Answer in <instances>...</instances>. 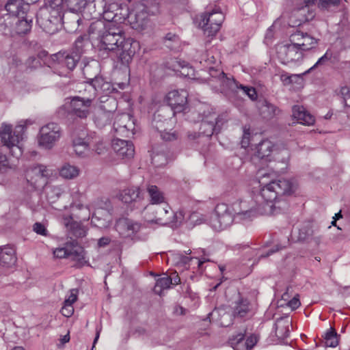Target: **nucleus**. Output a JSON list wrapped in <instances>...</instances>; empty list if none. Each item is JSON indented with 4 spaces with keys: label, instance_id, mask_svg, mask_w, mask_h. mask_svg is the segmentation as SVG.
I'll use <instances>...</instances> for the list:
<instances>
[{
    "label": "nucleus",
    "instance_id": "f257e3e1",
    "mask_svg": "<svg viewBox=\"0 0 350 350\" xmlns=\"http://www.w3.org/2000/svg\"><path fill=\"white\" fill-rule=\"evenodd\" d=\"M91 38L97 40L100 43V51L115 52L120 42L123 41L122 28L114 23H105L98 20L92 22L88 29Z\"/></svg>",
    "mask_w": 350,
    "mask_h": 350
},
{
    "label": "nucleus",
    "instance_id": "f03ea898",
    "mask_svg": "<svg viewBox=\"0 0 350 350\" xmlns=\"http://www.w3.org/2000/svg\"><path fill=\"white\" fill-rule=\"evenodd\" d=\"M258 183L261 187L256 197L258 211L260 214L277 213L276 208H281L280 200L269 181V174L265 170H259L257 172Z\"/></svg>",
    "mask_w": 350,
    "mask_h": 350
},
{
    "label": "nucleus",
    "instance_id": "7ed1b4c3",
    "mask_svg": "<svg viewBox=\"0 0 350 350\" xmlns=\"http://www.w3.org/2000/svg\"><path fill=\"white\" fill-rule=\"evenodd\" d=\"M190 219L196 224L207 222L213 230L217 231L226 229L232 223L231 213L228 212V205L224 203L218 204L208 219L198 213H193Z\"/></svg>",
    "mask_w": 350,
    "mask_h": 350
},
{
    "label": "nucleus",
    "instance_id": "20e7f679",
    "mask_svg": "<svg viewBox=\"0 0 350 350\" xmlns=\"http://www.w3.org/2000/svg\"><path fill=\"white\" fill-rule=\"evenodd\" d=\"M94 95L89 97L75 96L67 98L65 103L58 109L61 117L75 116L80 119H86L91 113V107Z\"/></svg>",
    "mask_w": 350,
    "mask_h": 350
},
{
    "label": "nucleus",
    "instance_id": "39448f33",
    "mask_svg": "<svg viewBox=\"0 0 350 350\" xmlns=\"http://www.w3.org/2000/svg\"><path fill=\"white\" fill-rule=\"evenodd\" d=\"M24 132L25 126L23 124L16 126L12 130V125L3 124L0 129L1 141L14 157L19 158L23 154L20 142L23 139Z\"/></svg>",
    "mask_w": 350,
    "mask_h": 350
},
{
    "label": "nucleus",
    "instance_id": "423d86ee",
    "mask_svg": "<svg viewBox=\"0 0 350 350\" xmlns=\"http://www.w3.org/2000/svg\"><path fill=\"white\" fill-rule=\"evenodd\" d=\"M36 19L40 27L50 35L58 31L63 20L59 11L51 7L40 9Z\"/></svg>",
    "mask_w": 350,
    "mask_h": 350
},
{
    "label": "nucleus",
    "instance_id": "0eeeda50",
    "mask_svg": "<svg viewBox=\"0 0 350 350\" xmlns=\"http://www.w3.org/2000/svg\"><path fill=\"white\" fill-rule=\"evenodd\" d=\"M87 4L86 0H67V5L72 14L66 16L63 21L64 28L69 33L81 31L87 25V21L82 19L77 12H81V9Z\"/></svg>",
    "mask_w": 350,
    "mask_h": 350
},
{
    "label": "nucleus",
    "instance_id": "6e6552de",
    "mask_svg": "<svg viewBox=\"0 0 350 350\" xmlns=\"http://www.w3.org/2000/svg\"><path fill=\"white\" fill-rule=\"evenodd\" d=\"M62 136L60 126L54 122L49 123L40 129L38 136V145L47 150L51 149Z\"/></svg>",
    "mask_w": 350,
    "mask_h": 350
},
{
    "label": "nucleus",
    "instance_id": "1a4fd4ad",
    "mask_svg": "<svg viewBox=\"0 0 350 350\" xmlns=\"http://www.w3.org/2000/svg\"><path fill=\"white\" fill-rule=\"evenodd\" d=\"M185 219V213L183 210L174 212L166 204L165 207L160 208L154 219L151 222H155L163 225H171L172 227L179 226Z\"/></svg>",
    "mask_w": 350,
    "mask_h": 350
},
{
    "label": "nucleus",
    "instance_id": "9d476101",
    "mask_svg": "<svg viewBox=\"0 0 350 350\" xmlns=\"http://www.w3.org/2000/svg\"><path fill=\"white\" fill-rule=\"evenodd\" d=\"M201 17L200 25L207 36H215L224 21L223 13L219 10H213L211 12L204 14Z\"/></svg>",
    "mask_w": 350,
    "mask_h": 350
},
{
    "label": "nucleus",
    "instance_id": "9b49d317",
    "mask_svg": "<svg viewBox=\"0 0 350 350\" xmlns=\"http://www.w3.org/2000/svg\"><path fill=\"white\" fill-rule=\"evenodd\" d=\"M254 301L247 295L239 293L232 308V316L239 319L249 318L254 314Z\"/></svg>",
    "mask_w": 350,
    "mask_h": 350
},
{
    "label": "nucleus",
    "instance_id": "f8f14e48",
    "mask_svg": "<svg viewBox=\"0 0 350 350\" xmlns=\"http://www.w3.org/2000/svg\"><path fill=\"white\" fill-rule=\"evenodd\" d=\"M278 57L284 64H290L302 60L304 53L294 42L280 45L277 49Z\"/></svg>",
    "mask_w": 350,
    "mask_h": 350
},
{
    "label": "nucleus",
    "instance_id": "ddd939ff",
    "mask_svg": "<svg viewBox=\"0 0 350 350\" xmlns=\"http://www.w3.org/2000/svg\"><path fill=\"white\" fill-rule=\"evenodd\" d=\"M113 128L117 136L129 137L134 135L135 120L129 113H121L116 117Z\"/></svg>",
    "mask_w": 350,
    "mask_h": 350
},
{
    "label": "nucleus",
    "instance_id": "4468645a",
    "mask_svg": "<svg viewBox=\"0 0 350 350\" xmlns=\"http://www.w3.org/2000/svg\"><path fill=\"white\" fill-rule=\"evenodd\" d=\"M221 124L220 116L215 112L208 113L204 115L200 122L198 135L210 137L214 133H217L220 131Z\"/></svg>",
    "mask_w": 350,
    "mask_h": 350
},
{
    "label": "nucleus",
    "instance_id": "2eb2a0df",
    "mask_svg": "<svg viewBox=\"0 0 350 350\" xmlns=\"http://www.w3.org/2000/svg\"><path fill=\"white\" fill-rule=\"evenodd\" d=\"M139 42L131 38L125 39L123 38V41L120 42L116 49V55L120 59L122 64H129L132 60L133 57L139 49Z\"/></svg>",
    "mask_w": 350,
    "mask_h": 350
},
{
    "label": "nucleus",
    "instance_id": "dca6fc26",
    "mask_svg": "<svg viewBox=\"0 0 350 350\" xmlns=\"http://www.w3.org/2000/svg\"><path fill=\"white\" fill-rule=\"evenodd\" d=\"M187 97L188 93L185 90H172L167 93L165 100L174 114L185 111L187 107Z\"/></svg>",
    "mask_w": 350,
    "mask_h": 350
},
{
    "label": "nucleus",
    "instance_id": "f3484780",
    "mask_svg": "<svg viewBox=\"0 0 350 350\" xmlns=\"http://www.w3.org/2000/svg\"><path fill=\"white\" fill-rule=\"evenodd\" d=\"M81 57V55H80L79 52L70 51L59 52L53 55V61H57L61 66L65 67L69 70H73Z\"/></svg>",
    "mask_w": 350,
    "mask_h": 350
},
{
    "label": "nucleus",
    "instance_id": "a211bd4d",
    "mask_svg": "<svg viewBox=\"0 0 350 350\" xmlns=\"http://www.w3.org/2000/svg\"><path fill=\"white\" fill-rule=\"evenodd\" d=\"M290 42H294L297 46L304 53L305 51H310L316 47L317 40L307 33L297 31L290 36Z\"/></svg>",
    "mask_w": 350,
    "mask_h": 350
},
{
    "label": "nucleus",
    "instance_id": "6ab92c4d",
    "mask_svg": "<svg viewBox=\"0 0 350 350\" xmlns=\"http://www.w3.org/2000/svg\"><path fill=\"white\" fill-rule=\"evenodd\" d=\"M116 229L123 237L134 235L140 230V224L128 218H120L116 223Z\"/></svg>",
    "mask_w": 350,
    "mask_h": 350
},
{
    "label": "nucleus",
    "instance_id": "aec40b11",
    "mask_svg": "<svg viewBox=\"0 0 350 350\" xmlns=\"http://www.w3.org/2000/svg\"><path fill=\"white\" fill-rule=\"evenodd\" d=\"M112 147L117 155L123 159L134 156L135 148L130 141L116 138L113 141Z\"/></svg>",
    "mask_w": 350,
    "mask_h": 350
},
{
    "label": "nucleus",
    "instance_id": "412c9836",
    "mask_svg": "<svg viewBox=\"0 0 350 350\" xmlns=\"http://www.w3.org/2000/svg\"><path fill=\"white\" fill-rule=\"evenodd\" d=\"M92 68V66L85 65L83 68V74L85 75V79L88 80L89 86L93 89V94L92 95H94V98L96 97V92L100 90H103L105 85L109 86V84L106 83L104 79L98 76L96 74L95 76L92 77L90 74V70Z\"/></svg>",
    "mask_w": 350,
    "mask_h": 350
},
{
    "label": "nucleus",
    "instance_id": "4be33fe9",
    "mask_svg": "<svg viewBox=\"0 0 350 350\" xmlns=\"http://www.w3.org/2000/svg\"><path fill=\"white\" fill-rule=\"evenodd\" d=\"M292 116L299 123L304 125L310 126L315 122L314 117L300 105H294L292 107Z\"/></svg>",
    "mask_w": 350,
    "mask_h": 350
},
{
    "label": "nucleus",
    "instance_id": "5701e85b",
    "mask_svg": "<svg viewBox=\"0 0 350 350\" xmlns=\"http://www.w3.org/2000/svg\"><path fill=\"white\" fill-rule=\"evenodd\" d=\"M29 4H24L23 0H9L5 9L12 15L23 18L29 9Z\"/></svg>",
    "mask_w": 350,
    "mask_h": 350
},
{
    "label": "nucleus",
    "instance_id": "b1692460",
    "mask_svg": "<svg viewBox=\"0 0 350 350\" xmlns=\"http://www.w3.org/2000/svg\"><path fill=\"white\" fill-rule=\"evenodd\" d=\"M291 326V321L287 317H281L276 320L274 324V331L278 340H283L288 337Z\"/></svg>",
    "mask_w": 350,
    "mask_h": 350
},
{
    "label": "nucleus",
    "instance_id": "393cba45",
    "mask_svg": "<svg viewBox=\"0 0 350 350\" xmlns=\"http://www.w3.org/2000/svg\"><path fill=\"white\" fill-rule=\"evenodd\" d=\"M269 181L280 199L283 196L289 195L292 193L293 185L290 180L284 178L273 180L271 178V174H269Z\"/></svg>",
    "mask_w": 350,
    "mask_h": 350
},
{
    "label": "nucleus",
    "instance_id": "a878e982",
    "mask_svg": "<svg viewBox=\"0 0 350 350\" xmlns=\"http://www.w3.org/2000/svg\"><path fill=\"white\" fill-rule=\"evenodd\" d=\"M258 109L260 116L265 120H271L280 113V109L267 100L259 102Z\"/></svg>",
    "mask_w": 350,
    "mask_h": 350
},
{
    "label": "nucleus",
    "instance_id": "bb28decb",
    "mask_svg": "<svg viewBox=\"0 0 350 350\" xmlns=\"http://www.w3.org/2000/svg\"><path fill=\"white\" fill-rule=\"evenodd\" d=\"M221 79H218V84H211V88L215 92H223L226 90H231L232 92L240 89V85L233 77H228L226 75L223 76Z\"/></svg>",
    "mask_w": 350,
    "mask_h": 350
},
{
    "label": "nucleus",
    "instance_id": "cd10ccee",
    "mask_svg": "<svg viewBox=\"0 0 350 350\" xmlns=\"http://www.w3.org/2000/svg\"><path fill=\"white\" fill-rule=\"evenodd\" d=\"M118 199L124 203H131L142 198L139 187H131L121 191L118 195Z\"/></svg>",
    "mask_w": 350,
    "mask_h": 350
},
{
    "label": "nucleus",
    "instance_id": "c85d7f7f",
    "mask_svg": "<svg viewBox=\"0 0 350 350\" xmlns=\"http://www.w3.org/2000/svg\"><path fill=\"white\" fill-rule=\"evenodd\" d=\"M94 143L90 140V135H88L85 138L77 137L73 139L72 144L74 150L79 157H85L89 152L90 146Z\"/></svg>",
    "mask_w": 350,
    "mask_h": 350
},
{
    "label": "nucleus",
    "instance_id": "c756f323",
    "mask_svg": "<svg viewBox=\"0 0 350 350\" xmlns=\"http://www.w3.org/2000/svg\"><path fill=\"white\" fill-rule=\"evenodd\" d=\"M146 190L149 197L150 204H161L166 203V198L163 191L157 186L148 185Z\"/></svg>",
    "mask_w": 350,
    "mask_h": 350
},
{
    "label": "nucleus",
    "instance_id": "7c9ffc66",
    "mask_svg": "<svg viewBox=\"0 0 350 350\" xmlns=\"http://www.w3.org/2000/svg\"><path fill=\"white\" fill-rule=\"evenodd\" d=\"M72 260L76 261L77 267H81L86 264L85 251L83 247L78 245L75 241H73L71 252L69 255Z\"/></svg>",
    "mask_w": 350,
    "mask_h": 350
},
{
    "label": "nucleus",
    "instance_id": "2f4dec72",
    "mask_svg": "<svg viewBox=\"0 0 350 350\" xmlns=\"http://www.w3.org/2000/svg\"><path fill=\"white\" fill-rule=\"evenodd\" d=\"M273 148L272 142L269 140H262L256 147L254 157L259 159H264L271 155Z\"/></svg>",
    "mask_w": 350,
    "mask_h": 350
},
{
    "label": "nucleus",
    "instance_id": "473e14b6",
    "mask_svg": "<svg viewBox=\"0 0 350 350\" xmlns=\"http://www.w3.org/2000/svg\"><path fill=\"white\" fill-rule=\"evenodd\" d=\"M16 262L15 251L11 247H4L0 251V264L5 267H11Z\"/></svg>",
    "mask_w": 350,
    "mask_h": 350
},
{
    "label": "nucleus",
    "instance_id": "72a5a7b5",
    "mask_svg": "<svg viewBox=\"0 0 350 350\" xmlns=\"http://www.w3.org/2000/svg\"><path fill=\"white\" fill-rule=\"evenodd\" d=\"M79 168L69 163H65L59 170V176L66 180L75 179L79 176Z\"/></svg>",
    "mask_w": 350,
    "mask_h": 350
},
{
    "label": "nucleus",
    "instance_id": "f704fd0d",
    "mask_svg": "<svg viewBox=\"0 0 350 350\" xmlns=\"http://www.w3.org/2000/svg\"><path fill=\"white\" fill-rule=\"evenodd\" d=\"M64 224L75 237H83L86 234L85 228L80 224L73 221L72 218L65 219Z\"/></svg>",
    "mask_w": 350,
    "mask_h": 350
},
{
    "label": "nucleus",
    "instance_id": "c9c22d12",
    "mask_svg": "<svg viewBox=\"0 0 350 350\" xmlns=\"http://www.w3.org/2000/svg\"><path fill=\"white\" fill-rule=\"evenodd\" d=\"M113 116L98 109L94 116V122L97 127L103 128L110 124Z\"/></svg>",
    "mask_w": 350,
    "mask_h": 350
},
{
    "label": "nucleus",
    "instance_id": "e433bc0d",
    "mask_svg": "<svg viewBox=\"0 0 350 350\" xmlns=\"http://www.w3.org/2000/svg\"><path fill=\"white\" fill-rule=\"evenodd\" d=\"M32 173L36 178V181L40 179L42 185H46L47 178L51 175V172L46 166L39 165L34 167Z\"/></svg>",
    "mask_w": 350,
    "mask_h": 350
},
{
    "label": "nucleus",
    "instance_id": "4c0bfd02",
    "mask_svg": "<svg viewBox=\"0 0 350 350\" xmlns=\"http://www.w3.org/2000/svg\"><path fill=\"white\" fill-rule=\"evenodd\" d=\"M117 108V100L113 97H109L105 101H101V104L98 109L113 116V113L116 111Z\"/></svg>",
    "mask_w": 350,
    "mask_h": 350
},
{
    "label": "nucleus",
    "instance_id": "58836bf2",
    "mask_svg": "<svg viewBox=\"0 0 350 350\" xmlns=\"http://www.w3.org/2000/svg\"><path fill=\"white\" fill-rule=\"evenodd\" d=\"M241 221H247L255 217L258 211V208L254 209L249 205V203L246 201L241 200Z\"/></svg>",
    "mask_w": 350,
    "mask_h": 350
},
{
    "label": "nucleus",
    "instance_id": "ea45409f",
    "mask_svg": "<svg viewBox=\"0 0 350 350\" xmlns=\"http://www.w3.org/2000/svg\"><path fill=\"white\" fill-rule=\"evenodd\" d=\"M32 24V19H28L27 17V14L24 15L23 18H19L18 21L16 23V31L18 34H25L28 33L31 28Z\"/></svg>",
    "mask_w": 350,
    "mask_h": 350
},
{
    "label": "nucleus",
    "instance_id": "a19ab883",
    "mask_svg": "<svg viewBox=\"0 0 350 350\" xmlns=\"http://www.w3.org/2000/svg\"><path fill=\"white\" fill-rule=\"evenodd\" d=\"M171 285L172 280L165 275V276L158 278L157 280L155 286L154 287V291L156 294L161 295L163 291L170 288Z\"/></svg>",
    "mask_w": 350,
    "mask_h": 350
},
{
    "label": "nucleus",
    "instance_id": "79ce46f5",
    "mask_svg": "<svg viewBox=\"0 0 350 350\" xmlns=\"http://www.w3.org/2000/svg\"><path fill=\"white\" fill-rule=\"evenodd\" d=\"M73 241L67 242L62 247H57L53 251V254L56 258H69L72 247Z\"/></svg>",
    "mask_w": 350,
    "mask_h": 350
},
{
    "label": "nucleus",
    "instance_id": "37998d69",
    "mask_svg": "<svg viewBox=\"0 0 350 350\" xmlns=\"http://www.w3.org/2000/svg\"><path fill=\"white\" fill-rule=\"evenodd\" d=\"M325 345L327 347H335L338 345L337 334L334 329L330 328L325 334Z\"/></svg>",
    "mask_w": 350,
    "mask_h": 350
},
{
    "label": "nucleus",
    "instance_id": "c03bdc74",
    "mask_svg": "<svg viewBox=\"0 0 350 350\" xmlns=\"http://www.w3.org/2000/svg\"><path fill=\"white\" fill-rule=\"evenodd\" d=\"M90 140H93L94 143L90 146L98 154H103L105 151V146L101 139L96 135L95 133L90 134Z\"/></svg>",
    "mask_w": 350,
    "mask_h": 350
},
{
    "label": "nucleus",
    "instance_id": "a18cd8bd",
    "mask_svg": "<svg viewBox=\"0 0 350 350\" xmlns=\"http://www.w3.org/2000/svg\"><path fill=\"white\" fill-rule=\"evenodd\" d=\"M164 40L165 46L171 49H176L180 43L178 36L173 33H167Z\"/></svg>",
    "mask_w": 350,
    "mask_h": 350
},
{
    "label": "nucleus",
    "instance_id": "49530a36",
    "mask_svg": "<svg viewBox=\"0 0 350 350\" xmlns=\"http://www.w3.org/2000/svg\"><path fill=\"white\" fill-rule=\"evenodd\" d=\"M241 200L232 203L231 207L228 206V212L231 213L232 221L234 219L241 221Z\"/></svg>",
    "mask_w": 350,
    "mask_h": 350
},
{
    "label": "nucleus",
    "instance_id": "de8ad7c7",
    "mask_svg": "<svg viewBox=\"0 0 350 350\" xmlns=\"http://www.w3.org/2000/svg\"><path fill=\"white\" fill-rule=\"evenodd\" d=\"M64 192V190L61 186L55 185L49 187L46 193L49 199L55 200L59 198Z\"/></svg>",
    "mask_w": 350,
    "mask_h": 350
},
{
    "label": "nucleus",
    "instance_id": "09e8293b",
    "mask_svg": "<svg viewBox=\"0 0 350 350\" xmlns=\"http://www.w3.org/2000/svg\"><path fill=\"white\" fill-rule=\"evenodd\" d=\"M209 75L210 78L208 79L207 83L211 87V84H213L212 82L215 81L218 83V79H221L224 77L223 76H226L223 71L212 67L209 68Z\"/></svg>",
    "mask_w": 350,
    "mask_h": 350
},
{
    "label": "nucleus",
    "instance_id": "8fccbe9b",
    "mask_svg": "<svg viewBox=\"0 0 350 350\" xmlns=\"http://www.w3.org/2000/svg\"><path fill=\"white\" fill-rule=\"evenodd\" d=\"M244 337V334L240 332L236 336H232L231 338H230L229 343L234 350H239V346L243 342Z\"/></svg>",
    "mask_w": 350,
    "mask_h": 350
},
{
    "label": "nucleus",
    "instance_id": "3c124183",
    "mask_svg": "<svg viewBox=\"0 0 350 350\" xmlns=\"http://www.w3.org/2000/svg\"><path fill=\"white\" fill-rule=\"evenodd\" d=\"M343 103L345 107H350V88L347 85L342 86L340 90Z\"/></svg>",
    "mask_w": 350,
    "mask_h": 350
},
{
    "label": "nucleus",
    "instance_id": "603ef678",
    "mask_svg": "<svg viewBox=\"0 0 350 350\" xmlns=\"http://www.w3.org/2000/svg\"><path fill=\"white\" fill-rule=\"evenodd\" d=\"M88 42L86 39V36H79L75 42V47L72 51L75 52H79L80 55L83 53V49L85 46V42Z\"/></svg>",
    "mask_w": 350,
    "mask_h": 350
},
{
    "label": "nucleus",
    "instance_id": "864d4df0",
    "mask_svg": "<svg viewBox=\"0 0 350 350\" xmlns=\"http://www.w3.org/2000/svg\"><path fill=\"white\" fill-rule=\"evenodd\" d=\"M332 57V53L327 51L319 59V60L316 62V64L312 66L308 70H306L303 72V75H306L310 72L312 69L317 67L319 65L325 64L326 62H327Z\"/></svg>",
    "mask_w": 350,
    "mask_h": 350
},
{
    "label": "nucleus",
    "instance_id": "5fc2aeb1",
    "mask_svg": "<svg viewBox=\"0 0 350 350\" xmlns=\"http://www.w3.org/2000/svg\"><path fill=\"white\" fill-rule=\"evenodd\" d=\"M10 168L7 156L0 151V174L6 173Z\"/></svg>",
    "mask_w": 350,
    "mask_h": 350
},
{
    "label": "nucleus",
    "instance_id": "6e6d98bb",
    "mask_svg": "<svg viewBox=\"0 0 350 350\" xmlns=\"http://www.w3.org/2000/svg\"><path fill=\"white\" fill-rule=\"evenodd\" d=\"M304 75H303V73H301V74H294V75H288L287 74H282L280 76V79L284 83H293V81H294V79H298L299 80H302V77Z\"/></svg>",
    "mask_w": 350,
    "mask_h": 350
},
{
    "label": "nucleus",
    "instance_id": "4d7b16f0",
    "mask_svg": "<svg viewBox=\"0 0 350 350\" xmlns=\"http://www.w3.org/2000/svg\"><path fill=\"white\" fill-rule=\"evenodd\" d=\"M25 64L29 69H36L41 66V62L39 58L31 56L26 60Z\"/></svg>",
    "mask_w": 350,
    "mask_h": 350
},
{
    "label": "nucleus",
    "instance_id": "13d9d810",
    "mask_svg": "<svg viewBox=\"0 0 350 350\" xmlns=\"http://www.w3.org/2000/svg\"><path fill=\"white\" fill-rule=\"evenodd\" d=\"M160 136L166 142H171L174 141L177 139V133L175 131L170 132V131H160Z\"/></svg>",
    "mask_w": 350,
    "mask_h": 350
},
{
    "label": "nucleus",
    "instance_id": "bf43d9fd",
    "mask_svg": "<svg viewBox=\"0 0 350 350\" xmlns=\"http://www.w3.org/2000/svg\"><path fill=\"white\" fill-rule=\"evenodd\" d=\"M240 89L243 90V92L247 95L251 100H254L257 98V94L254 88L240 85Z\"/></svg>",
    "mask_w": 350,
    "mask_h": 350
},
{
    "label": "nucleus",
    "instance_id": "052dcab7",
    "mask_svg": "<svg viewBox=\"0 0 350 350\" xmlns=\"http://www.w3.org/2000/svg\"><path fill=\"white\" fill-rule=\"evenodd\" d=\"M340 0H319V6L322 9L327 8L329 5H339Z\"/></svg>",
    "mask_w": 350,
    "mask_h": 350
},
{
    "label": "nucleus",
    "instance_id": "680f3d73",
    "mask_svg": "<svg viewBox=\"0 0 350 350\" xmlns=\"http://www.w3.org/2000/svg\"><path fill=\"white\" fill-rule=\"evenodd\" d=\"M33 230L35 232L40 235L45 236L47 233L45 226L40 222H36L33 224Z\"/></svg>",
    "mask_w": 350,
    "mask_h": 350
},
{
    "label": "nucleus",
    "instance_id": "e2e57ef3",
    "mask_svg": "<svg viewBox=\"0 0 350 350\" xmlns=\"http://www.w3.org/2000/svg\"><path fill=\"white\" fill-rule=\"evenodd\" d=\"M179 66L182 68V69L184 70L183 72H181V74L185 76H189L192 74L193 70L192 67L189 66L187 63L185 62H178Z\"/></svg>",
    "mask_w": 350,
    "mask_h": 350
},
{
    "label": "nucleus",
    "instance_id": "0e129e2a",
    "mask_svg": "<svg viewBox=\"0 0 350 350\" xmlns=\"http://www.w3.org/2000/svg\"><path fill=\"white\" fill-rule=\"evenodd\" d=\"M61 312L64 317H70L74 312L73 306L64 303L63 307L62 308Z\"/></svg>",
    "mask_w": 350,
    "mask_h": 350
},
{
    "label": "nucleus",
    "instance_id": "69168bd1",
    "mask_svg": "<svg viewBox=\"0 0 350 350\" xmlns=\"http://www.w3.org/2000/svg\"><path fill=\"white\" fill-rule=\"evenodd\" d=\"M78 291L75 288L70 290L69 297L65 299L64 303L72 306L73 303L77 301Z\"/></svg>",
    "mask_w": 350,
    "mask_h": 350
},
{
    "label": "nucleus",
    "instance_id": "338daca9",
    "mask_svg": "<svg viewBox=\"0 0 350 350\" xmlns=\"http://www.w3.org/2000/svg\"><path fill=\"white\" fill-rule=\"evenodd\" d=\"M285 247H286V246H282L280 244H278L274 247V248L269 250L266 254H260L258 259L268 257L270 255L273 254V253L278 252Z\"/></svg>",
    "mask_w": 350,
    "mask_h": 350
},
{
    "label": "nucleus",
    "instance_id": "774afa93",
    "mask_svg": "<svg viewBox=\"0 0 350 350\" xmlns=\"http://www.w3.org/2000/svg\"><path fill=\"white\" fill-rule=\"evenodd\" d=\"M301 303L298 298V295L295 296L292 299L288 302V306L293 310H295L299 307Z\"/></svg>",
    "mask_w": 350,
    "mask_h": 350
}]
</instances>
